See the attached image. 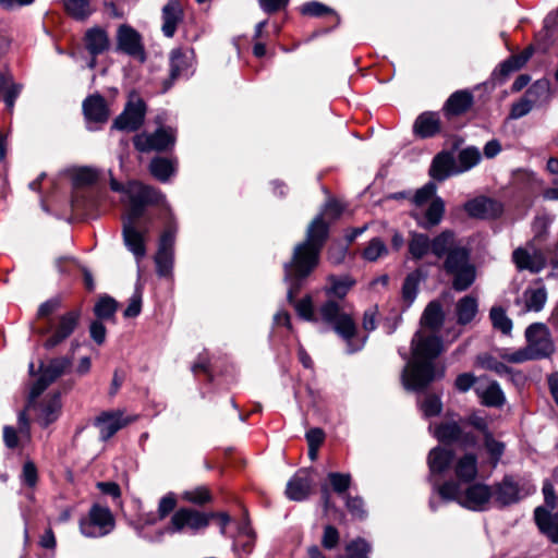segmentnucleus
<instances>
[{"label": "nucleus", "instance_id": "473e14b6", "mask_svg": "<svg viewBox=\"0 0 558 558\" xmlns=\"http://www.w3.org/2000/svg\"><path fill=\"white\" fill-rule=\"evenodd\" d=\"M85 44L87 50L93 54L102 53L109 47V38L105 29L94 27L86 32Z\"/></svg>", "mask_w": 558, "mask_h": 558}, {"label": "nucleus", "instance_id": "2eb2a0df", "mask_svg": "<svg viewBox=\"0 0 558 558\" xmlns=\"http://www.w3.org/2000/svg\"><path fill=\"white\" fill-rule=\"evenodd\" d=\"M175 232V228L169 226L160 236L158 252L155 256V263L159 276L165 277L171 272Z\"/></svg>", "mask_w": 558, "mask_h": 558}, {"label": "nucleus", "instance_id": "0eeeda50", "mask_svg": "<svg viewBox=\"0 0 558 558\" xmlns=\"http://www.w3.org/2000/svg\"><path fill=\"white\" fill-rule=\"evenodd\" d=\"M81 317L80 311H70L59 316L57 320L49 319L45 325L34 326V331L49 337L44 342L46 349H52L68 339L76 329Z\"/></svg>", "mask_w": 558, "mask_h": 558}, {"label": "nucleus", "instance_id": "f8f14e48", "mask_svg": "<svg viewBox=\"0 0 558 558\" xmlns=\"http://www.w3.org/2000/svg\"><path fill=\"white\" fill-rule=\"evenodd\" d=\"M146 105L136 94H132L124 110L114 119L112 129L136 131L144 122Z\"/></svg>", "mask_w": 558, "mask_h": 558}, {"label": "nucleus", "instance_id": "c03bdc74", "mask_svg": "<svg viewBox=\"0 0 558 558\" xmlns=\"http://www.w3.org/2000/svg\"><path fill=\"white\" fill-rule=\"evenodd\" d=\"M489 318L495 329L500 330L502 333L508 335L512 329V322L506 315V312L500 306H494L490 308Z\"/></svg>", "mask_w": 558, "mask_h": 558}, {"label": "nucleus", "instance_id": "72a5a7b5", "mask_svg": "<svg viewBox=\"0 0 558 558\" xmlns=\"http://www.w3.org/2000/svg\"><path fill=\"white\" fill-rule=\"evenodd\" d=\"M547 85L545 83L537 82L527 92L525 97L521 98L518 102H514L511 107L510 118L520 119L526 116L533 108L534 101L530 99L537 89H545Z\"/></svg>", "mask_w": 558, "mask_h": 558}, {"label": "nucleus", "instance_id": "bb28decb", "mask_svg": "<svg viewBox=\"0 0 558 558\" xmlns=\"http://www.w3.org/2000/svg\"><path fill=\"white\" fill-rule=\"evenodd\" d=\"M440 131V119L437 112L426 111L421 113L414 124L413 132L421 138L435 136Z\"/></svg>", "mask_w": 558, "mask_h": 558}, {"label": "nucleus", "instance_id": "680f3d73", "mask_svg": "<svg viewBox=\"0 0 558 558\" xmlns=\"http://www.w3.org/2000/svg\"><path fill=\"white\" fill-rule=\"evenodd\" d=\"M436 193V185L433 182H428L423 187L418 189L413 197V202L416 206H423L428 201L433 199Z\"/></svg>", "mask_w": 558, "mask_h": 558}, {"label": "nucleus", "instance_id": "e2e57ef3", "mask_svg": "<svg viewBox=\"0 0 558 558\" xmlns=\"http://www.w3.org/2000/svg\"><path fill=\"white\" fill-rule=\"evenodd\" d=\"M295 311L300 317L305 320L313 322L315 320L314 307L312 303V299L306 296L299 302L295 303Z\"/></svg>", "mask_w": 558, "mask_h": 558}, {"label": "nucleus", "instance_id": "bf43d9fd", "mask_svg": "<svg viewBox=\"0 0 558 558\" xmlns=\"http://www.w3.org/2000/svg\"><path fill=\"white\" fill-rule=\"evenodd\" d=\"M182 498L192 504L203 505L210 500V494L206 487H196L184 492Z\"/></svg>", "mask_w": 558, "mask_h": 558}, {"label": "nucleus", "instance_id": "1a4fd4ad", "mask_svg": "<svg viewBox=\"0 0 558 558\" xmlns=\"http://www.w3.org/2000/svg\"><path fill=\"white\" fill-rule=\"evenodd\" d=\"M114 529V518L108 507L94 505L87 517L81 519L80 531L86 537L97 538L108 535Z\"/></svg>", "mask_w": 558, "mask_h": 558}, {"label": "nucleus", "instance_id": "cd10ccee", "mask_svg": "<svg viewBox=\"0 0 558 558\" xmlns=\"http://www.w3.org/2000/svg\"><path fill=\"white\" fill-rule=\"evenodd\" d=\"M432 254L440 258H446L452 251L460 247L457 244L456 234L450 230H445L430 240Z\"/></svg>", "mask_w": 558, "mask_h": 558}, {"label": "nucleus", "instance_id": "4be33fe9", "mask_svg": "<svg viewBox=\"0 0 558 558\" xmlns=\"http://www.w3.org/2000/svg\"><path fill=\"white\" fill-rule=\"evenodd\" d=\"M434 436L441 442L461 441L464 446H475L476 439L471 434H463L456 422L442 423L435 427Z\"/></svg>", "mask_w": 558, "mask_h": 558}, {"label": "nucleus", "instance_id": "dca6fc26", "mask_svg": "<svg viewBox=\"0 0 558 558\" xmlns=\"http://www.w3.org/2000/svg\"><path fill=\"white\" fill-rule=\"evenodd\" d=\"M135 417H123L121 411H108L100 413L94 421V425L99 430V437L106 441L118 430L133 422Z\"/></svg>", "mask_w": 558, "mask_h": 558}, {"label": "nucleus", "instance_id": "338daca9", "mask_svg": "<svg viewBox=\"0 0 558 558\" xmlns=\"http://www.w3.org/2000/svg\"><path fill=\"white\" fill-rule=\"evenodd\" d=\"M98 175L99 173L96 169L84 167L76 170L74 180L77 184H92L97 180Z\"/></svg>", "mask_w": 558, "mask_h": 558}, {"label": "nucleus", "instance_id": "c756f323", "mask_svg": "<svg viewBox=\"0 0 558 558\" xmlns=\"http://www.w3.org/2000/svg\"><path fill=\"white\" fill-rule=\"evenodd\" d=\"M453 453L451 450L436 447L430 450L428 454V466L430 471V477L434 478L437 474H441L447 470L451 463Z\"/></svg>", "mask_w": 558, "mask_h": 558}, {"label": "nucleus", "instance_id": "5701e85b", "mask_svg": "<svg viewBox=\"0 0 558 558\" xmlns=\"http://www.w3.org/2000/svg\"><path fill=\"white\" fill-rule=\"evenodd\" d=\"M83 112L88 123H105L110 114L105 98L98 94L84 100Z\"/></svg>", "mask_w": 558, "mask_h": 558}, {"label": "nucleus", "instance_id": "2f4dec72", "mask_svg": "<svg viewBox=\"0 0 558 558\" xmlns=\"http://www.w3.org/2000/svg\"><path fill=\"white\" fill-rule=\"evenodd\" d=\"M546 299L547 293L544 287L529 288L523 292L522 299L517 302H523V312H539L544 307Z\"/></svg>", "mask_w": 558, "mask_h": 558}, {"label": "nucleus", "instance_id": "b1692460", "mask_svg": "<svg viewBox=\"0 0 558 558\" xmlns=\"http://www.w3.org/2000/svg\"><path fill=\"white\" fill-rule=\"evenodd\" d=\"M459 169L456 165L454 158L449 153L438 154L432 162L429 174L437 181H444L450 175L458 174Z\"/></svg>", "mask_w": 558, "mask_h": 558}, {"label": "nucleus", "instance_id": "09e8293b", "mask_svg": "<svg viewBox=\"0 0 558 558\" xmlns=\"http://www.w3.org/2000/svg\"><path fill=\"white\" fill-rule=\"evenodd\" d=\"M388 248L383 240L374 238L369 241L367 246L363 251L364 259L368 262H376L384 255H387Z\"/></svg>", "mask_w": 558, "mask_h": 558}, {"label": "nucleus", "instance_id": "603ef678", "mask_svg": "<svg viewBox=\"0 0 558 558\" xmlns=\"http://www.w3.org/2000/svg\"><path fill=\"white\" fill-rule=\"evenodd\" d=\"M143 302V291L141 286H136L133 294L129 299L126 308L123 312L125 318H134L141 314Z\"/></svg>", "mask_w": 558, "mask_h": 558}, {"label": "nucleus", "instance_id": "4c0bfd02", "mask_svg": "<svg viewBox=\"0 0 558 558\" xmlns=\"http://www.w3.org/2000/svg\"><path fill=\"white\" fill-rule=\"evenodd\" d=\"M444 322V313L439 303L432 302L425 308L422 318V327H427L430 330H437Z\"/></svg>", "mask_w": 558, "mask_h": 558}, {"label": "nucleus", "instance_id": "4d7b16f0", "mask_svg": "<svg viewBox=\"0 0 558 558\" xmlns=\"http://www.w3.org/2000/svg\"><path fill=\"white\" fill-rule=\"evenodd\" d=\"M465 423L474 427L476 430L483 434L485 438L487 434H492L489 430V422L487 416L482 415L481 412H473L465 418Z\"/></svg>", "mask_w": 558, "mask_h": 558}, {"label": "nucleus", "instance_id": "5fc2aeb1", "mask_svg": "<svg viewBox=\"0 0 558 558\" xmlns=\"http://www.w3.org/2000/svg\"><path fill=\"white\" fill-rule=\"evenodd\" d=\"M418 282H420V276H418V274H415V272L408 275L403 282L402 295L409 305L416 298Z\"/></svg>", "mask_w": 558, "mask_h": 558}, {"label": "nucleus", "instance_id": "20e7f679", "mask_svg": "<svg viewBox=\"0 0 558 558\" xmlns=\"http://www.w3.org/2000/svg\"><path fill=\"white\" fill-rule=\"evenodd\" d=\"M319 316L345 341L349 353H354L364 347L366 338L359 337L352 313L343 302L331 299L326 301L319 307Z\"/></svg>", "mask_w": 558, "mask_h": 558}, {"label": "nucleus", "instance_id": "423d86ee", "mask_svg": "<svg viewBox=\"0 0 558 558\" xmlns=\"http://www.w3.org/2000/svg\"><path fill=\"white\" fill-rule=\"evenodd\" d=\"M447 275L452 277V288L456 291H465L476 278L475 266L470 260L469 251L460 246L451 252L442 264Z\"/></svg>", "mask_w": 558, "mask_h": 558}, {"label": "nucleus", "instance_id": "aec40b11", "mask_svg": "<svg viewBox=\"0 0 558 558\" xmlns=\"http://www.w3.org/2000/svg\"><path fill=\"white\" fill-rule=\"evenodd\" d=\"M31 439V424L25 412L17 416V428L13 426L3 427V441L9 449H15L20 442Z\"/></svg>", "mask_w": 558, "mask_h": 558}, {"label": "nucleus", "instance_id": "0e129e2a", "mask_svg": "<svg viewBox=\"0 0 558 558\" xmlns=\"http://www.w3.org/2000/svg\"><path fill=\"white\" fill-rule=\"evenodd\" d=\"M340 541L338 530L332 525H326L322 537V545L326 549H333L337 547Z\"/></svg>", "mask_w": 558, "mask_h": 558}, {"label": "nucleus", "instance_id": "3c124183", "mask_svg": "<svg viewBox=\"0 0 558 558\" xmlns=\"http://www.w3.org/2000/svg\"><path fill=\"white\" fill-rule=\"evenodd\" d=\"M64 8L75 19H85L92 12L87 0H64Z\"/></svg>", "mask_w": 558, "mask_h": 558}, {"label": "nucleus", "instance_id": "9d476101", "mask_svg": "<svg viewBox=\"0 0 558 558\" xmlns=\"http://www.w3.org/2000/svg\"><path fill=\"white\" fill-rule=\"evenodd\" d=\"M177 141V131L171 126H159L154 133H140L133 143L142 153L166 151L173 148Z\"/></svg>", "mask_w": 558, "mask_h": 558}, {"label": "nucleus", "instance_id": "6e6552de", "mask_svg": "<svg viewBox=\"0 0 558 558\" xmlns=\"http://www.w3.org/2000/svg\"><path fill=\"white\" fill-rule=\"evenodd\" d=\"M535 490L534 486L524 478L505 476L495 485L493 499L501 507L509 506L527 497Z\"/></svg>", "mask_w": 558, "mask_h": 558}, {"label": "nucleus", "instance_id": "864d4df0", "mask_svg": "<svg viewBox=\"0 0 558 558\" xmlns=\"http://www.w3.org/2000/svg\"><path fill=\"white\" fill-rule=\"evenodd\" d=\"M420 409L425 417H432L441 412L442 403L438 396L428 395L420 402Z\"/></svg>", "mask_w": 558, "mask_h": 558}, {"label": "nucleus", "instance_id": "052dcab7", "mask_svg": "<svg viewBox=\"0 0 558 558\" xmlns=\"http://www.w3.org/2000/svg\"><path fill=\"white\" fill-rule=\"evenodd\" d=\"M368 551L369 547L367 543L363 539L353 541L347 546L348 558H368Z\"/></svg>", "mask_w": 558, "mask_h": 558}, {"label": "nucleus", "instance_id": "58836bf2", "mask_svg": "<svg viewBox=\"0 0 558 558\" xmlns=\"http://www.w3.org/2000/svg\"><path fill=\"white\" fill-rule=\"evenodd\" d=\"M60 411L61 400L60 397L56 395L43 404L39 414V423L43 426H48L59 417Z\"/></svg>", "mask_w": 558, "mask_h": 558}, {"label": "nucleus", "instance_id": "a878e982", "mask_svg": "<svg viewBox=\"0 0 558 558\" xmlns=\"http://www.w3.org/2000/svg\"><path fill=\"white\" fill-rule=\"evenodd\" d=\"M183 19L182 5L177 0H170L162 8V27L161 31L166 37H173L178 25Z\"/></svg>", "mask_w": 558, "mask_h": 558}, {"label": "nucleus", "instance_id": "a19ab883", "mask_svg": "<svg viewBox=\"0 0 558 558\" xmlns=\"http://www.w3.org/2000/svg\"><path fill=\"white\" fill-rule=\"evenodd\" d=\"M149 170L156 179L161 182H166L173 174L175 168L171 160L162 157H156L151 160Z\"/></svg>", "mask_w": 558, "mask_h": 558}, {"label": "nucleus", "instance_id": "9b49d317", "mask_svg": "<svg viewBox=\"0 0 558 558\" xmlns=\"http://www.w3.org/2000/svg\"><path fill=\"white\" fill-rule=\"evenodd\" d=\"M214 515L215 512L204 513L192 508H181L173 513L169 530L172 533H179L185 530L197 533L208 526Z\"/></svg>", "mask_w": 558, "mask_h": 558}, {"label": "nucleus", "instance_id": "ea45409f", "mask_svg": "<svg viewBox=\"0 0 558 558\" xmlns=\"http://www.w3.org/2000/svg\"><path fill=\"white\" fill-rule=\"evenodd\" d=\"M328 281H329V287L326 288L327 295L335 296L338 299H343L354 284V281L352 279H350L348 276H343V277L331 276V277H329Z\"/></svg>", "mask_w": 558, "mask_h": 558}, {"label": "nucleus", "instance_id": "de8ad7c7", "mask_svg": "<svg viewBox=\"0 0 558 558\" xmlns=\"http://www.w3.org/2000/svg\"><path fill=\"white\" fill-rule=\"evenodd\" d=\"M444 211V201L440 197L433 198L425 213L426 226L432 227L438 225L441 221Z\"/></svg>", "mask_w": 558, "mask_h": 558}, {"label": "nucleus", "instance_id": "6e6d98bb", "mask_svg": "<svg viewBox=\"0 0 558 558\" xmlns=\"http://www.w3.org/2000/svg\"><path fill=\"white\" fill-rule=\"evenodd\" d=\"M551 220L548 216H536L532 223V231L534 233V242L543 241L547 235V230Z\"/></svg>", "mask_w": 558, "mask_h": 558}, {"label": "nucleus", "instance_id": "774afa93", "mask_svg": "<svg viewBox=\"0 0 558 558\" xmlns=\"http://www.w3.org/2000/svg\"><path fill=\"white\" fill-rule=\"evenodd\" d=\"M478 378H476L472 373H462L458 375L454 380V387L460 392L469 391L473 386H476Z\"/></svg>", "mask_w": 558, "mask_h": 558}, {"label": "nucleus", "instance_id": "f3484780", "mask_svg": "<svg viewBox=\"0 0 558 558\" xmlns=\"http://www.w3.org/2000/svg\"><path fill=\"white\" fill-rule=\"evenodd\" d=\"M481 403L489 408H500L506 402V397L499 384L486 377H478L474 388Z\"/></svg>", "mask_w": 558, "mask_h": 558}, {"label": "nucleus", "instance_id": "a18cd8bd", "mask_svg": "<svg viewBox=\"0 0 558 558\" xmlns=\"http://www.w3.org/2000/svg\"><path fill=\"white\" fill-rule=\"evenodd\" d=\"M484 447L493 466H496L505 452V444L495 439L493 434H487L484 438Z\"/></svg>", "mask_w": 558, "mask_h": 558}, {"label": "nucleus", "instance_id": "f257e3e1", "mask_svg": "<svg viewBox=\"0 0 558 558\" xmlns=\"http://www.w3.org/2000/svg\"><path fill=\"white\" fill-rule=\"evenodd\" d=\"M342 213L339 202H327L323 213L307 228L306 240L294 247L292 260L284 264V281L289 284L288 300L293 302L302 281L313 271L319 260V253L328 235V225L323 217L338 218Z\"/></svg>", "mask_w": 558, "mask_h": 558}, {"label": "nucleus", "instance_id": "412c9836", "mask_svg": "<svg viewBox=\"0 0 558 558\" xmlns=\"http://www.w3.org/2000/svg\"><path fill=\"white\" fill-rule=\"evenodd\" d=\"M118 48L133 57H143L141 35L129 25H121L117 33Z\"/></svg>", "mask_w": 558, "mask_h": 558}, {"label": "nucleus", "instance_id": "7ed1b4c3", "mask_svg": "<svg viewBox=\"0 0 558 558\" xmlns=\"http://www.w3.org/2000/svg\"><path fill=\"white\" fill-rule=\"evenodd\" d=\"M444 350L441 339L434 335L417 331L412 339V359L402 373V383L408 390L420 391L436 377H442L445 368L436 373L433 360Z\"/></svg>", "mask_w": 558, "mask_h": 558}, {"label": "nucleus", "instance_id": "39448f33", "mask_svg": "<svg viewBox=\"0 0 558 558\" xmlns=\"http://www.w3.org/2000/svg\"><path fill=\"white\" fill-rule=\"evenodd\" d=\"M434 488L444 500L457 501L461 506L475 511L487 509L493 499V489L480 483L463 489L461 484L450 481L441 485L434 484Z\"/></svg>", "mask_w": 558, "mask_h": 558}, {"label": "nucleus", "instance_id": "6ab92c4d", "mask_svg": "<svg viewBox=\"0 0 558 558\" xmlns=\"http://www.w3.org/2000/svg\"><path fill=\"white\" fill-rule=\"evenodd\" d=\"M463 208L470 217L478 219L495 218L502 211L500 203L485 196L468 201Z\"/></svg>", "mask_w": 558, "mask_h": 558}, {"label": "nucleus", "instance_id": "4468645a", "mask_svg": "<svg viewBox=\"0 0 558 558\" xmlns=\"http://www.w3.org/2000/svg\"><path fill=\"white\" fill-rule=\"evenodd\" d=\"M525 338L526 345L536 360L548 357L555 352L550 332L544 324L530 325L525 330Z\"/></svg>", "mask_w": 558, "mask_h": 558}, {"label": "nucleus", "instance_id": "69168bd1", "mask_svg": "<svg viewBox=\"0 0 558 558\" xmlns=\"http://www.w3.org/2000/svg\"><path fill=\"white\" fill-rule=\"evenodd\" d=\"M61 307V300L59 298H52L38 307L37 319L48 318L51 314L57 312Z\"/></svg>", "mask_w": 558, "mask_h": 558}, {"label": "nucleus", "instance_id": "f704fd0d", "mask_svg": "<svg viewBox=\"0 0 558 558\" xmlns=\"http://www.w3.org/2000/svg\"><path fill=\"white\" fill-rule=\"evenodd\" d=\"M472 105V96L470 93L459 90L453 93L445 105L448 114L458 116L465 112Z\"/></svg>", "mask_w": 558, "mask_h": 558}, {"label": "nucleus", "instance_id": "79ce46f5", "mask_svg": "<svg viewBox=\"0 0 558 558\" xmlns=\"http://www.w3.org/2000/svg\"><path fill=\"white\" fill-rule=\"evenodd\" d=\"M481 161V153L475 147H468L458 155L459 172H464L476 166Z\"/></svg>", "mask_w": 558, "mask_h": 558}, {"label": "nucleus", "instance_id": "7c9ffc66", "mask_svg": "<svg viewBox=\"0 0 558 558\" xmlns=\"http://www.w3.org/2000/svg\"><path fill=\"white\" fill-rule=\"evenodd\" d=\"M478 312V301L473 295L461 298L456 304L457 319L460 325L470 324Z\"/></svg>", "mask_w": 558, "mask_h": 558}, {"label": "nucleus", "instance_id": "37998d69", "mask_svg": "<svg viewBox=\"0 0 558 558\" xmlns=\"http://www.w3.org/2000/svg\"><path fill=\"white\" fill-rule=\"evenodd\" d=\"M70 365L71 360L68 357L53 359L46 367H41V374L52 383L60 377Z\"/></svg>", "mask_w": 558, "mask_h": 558}, {"label": "nucleus", "instance_id": "ddd939ff", "mask_svg": "<svg viewBox=\"0 0 558 558\" xmlns=\"http://www.w3.org/2000/svg\"><path fill=\"white\" fill-rule=\"evenodd\" d=\"M512 262L519 270H527L532 274L541 272L547 265L544 252L536 247L534 240L515 248L512 253Z\"/></svg>", "mask_w": 558, "mask_h": 558}, {"label": "nucleus", "instance_id": "13d9d810", "mask_svg": "<svg viewBox=\"0 0 558 558\" xmlns=\"http://www.w3.org/2000/svg\"><path fill=\"white\" fill-rule=\"evenodd\" d=\"M328 480L337 494H343L351 484L350 474L344 473L331 472L328 474Z\"/></svg>", "mask_w": 558, "mask_h": 558}, {"label": "nucleus", "instance_id": "f03ea898", "mask_svg": "<svg viewBox=\"0 0 558 558\" xmlns=\"http://www.w3.org/2000/svg\"><path fill=\"white\" fill-rule=\"evenodd\" d=\"M128 196L129 210L123 218V240L130 252L137 260L146 255L145 238L148 228H138L137 221L144 214V208L148 204H166V197L159 191L144 185L140 182H130L125 187Z\"/></svg>", "mask_w": 558, "mask_h": 558}, {"label": "nucleus", "instance_id": "8fccbe9b", "mask_svg": "<svg viewBox=\"0 0 558 558\" xmlns=\"http://www.w3.org/2000/svg\"><path fill=\"white\" fill-rule=\"evenodd\" d=\"M301 13L311 16L330 15L336 22H338V16L335 11L318 1H310L304 3L301 7Z\"/></svg>", "mask_w": 558, "mask_h": 558}, {"label": "nucleus", "instance_id": "c85d7f7f", "mask_svg": "<svg viewBox=\"0 0 558 558\" xmlns=\"http://www.w3.org/2000/svg\"><path fill=\"white\" fill-rule=\"evenodd\" d=\"M454 474L459 480L458 484L469 483L477 475V458L473 453H466L457 460Z\"/></svg>", "mask_w": 558, "mask_h": 558}, {"label": "nucleus", "instance_id": "a211bd4d", "mask_svg": "<svg viewBox=\"0 0 558 558\" xmlns=\"http://www.w3.org/2000/svg\"><path fill=\"white\" fill-rule=\"evenodd\" d=\"M313 486L312 471L302 469L288 482L286 495L290 500L302 501L310 496Z\"/></svg>", "mask_w": 558, "mask_h": 558}, {"label": "nucleus", "instance_id": "393cba45", "mask_svg": "<svg viewBox=\"0 0 558 558\" xmlns=\"http://www.w3.org/2000/svg\"><path fill=\"white\" fill-rule=\"evenodd\" d=\"M534 517L541 532L553 543L558 544V512H551L544 507H537Z\"/></svg>", "mask_w": 558, "mask_h": 558}, {"label": "nucleus", "instance_id": "e433bc0d", "mask_svg": "<svg viewBox=\"0 0 558 558\" xmlns=\"http://www.w3.org/2000/svg\"><path fill=\"white\" fill-rule=\"evenodd\" d=\"M409 253L413 259H422L432 253L429 238L426 234L413 233L409 241Z\"/></svg>", "mask_w": 558, "mask_h": 558}, {"label": "nucleus", "instance_id": "c9c22d12", "mask_svg": "<svg viewBox=\"0 0 558 558\" xmlns=\"http://www.w3.org/2000/svg\"><path fill=\"white\" fill-rule=\"evenodd\" d=\"M192 65L191 57L181 49H174L170 56V77L175 80L182 75H189V68Z\"/></svg>", "mask_w": 558, "mask_h": 558}, {"label": "nucleus", "instance_id": "49530a36", "mask_svg": "<svg viewBox=\"0 0 558 558\" xmlns=\"http://www.w3.org/2000/svg\"><path fill=\"white\" fill-rule=\"evenodd\" d=\"M118 303L110 296H102L95 304L94 312L99 319H109L114 316L117 312Z\"/></svg>", "mask_w": 558, "mask_h": 558}]
</instances>
